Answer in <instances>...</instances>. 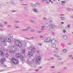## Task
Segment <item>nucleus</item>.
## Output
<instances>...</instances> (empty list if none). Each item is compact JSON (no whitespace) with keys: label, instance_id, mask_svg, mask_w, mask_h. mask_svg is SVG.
<instances>
[{"label":"nucleus","instance_id":"37","mask_svg":"<svg viewBox=\"0 0 73 73\" xmlns=\"http://www.w3.org/2000/svg\"><path fill=\"white\" fill-rule=\"evenodd\" d=\"M54 52H57V50H54Z\"/></svg>","mask_w":73,"mask_h":73},{"label":"nucleus","instance_id":"10","mask_svg":"<svg viewBox=\"0 0 73 73\" xmlns=\"http://www.w3.org/2000/svg\"><path fill=\"white\" fill-rule=\"evenodd\" d=\"M19 63V60L17 59H16L14 61V62L13 63V64H15V65H16V64H17Z\"/></svg>","mask_w":73,"mask_h":73},{"label":"nucleus","instance_id":"4","mask_svg":"<svg viewBox=\"0 0 73 73\" xmlns=\"http://www.w3.org/2000/svg\"><path fill=\"white\" fill-rule=\"evenodd\" d=\"M14 43L17 46L19 47H21L22 46V44L21 42L19 40H15L14 42Z\"/></svg>","mask_w":73,"mask_h":73},{"label":"nucleus","instance_id":"7","mask_svg":"<svg viewBox=\"0 0 73 73\" xmlns=\"http://www.w3.org/2000/svg\"><path fill=\"white\" fill-rule=\"evenodd\" d=\"M30 50H31L32 52L33 53H35L36 52V48L34 47H31Z\"/></svg>","mask_w":73,"mask_h":73},{"label":"nucleus","instance_id":"6","mask_svg":"<svg viewBox=\"0 0 73 73\" xmlns=\"http://www.w3.org/2000/svg\"><path fill=\"white\" fill-rule=\"evenodd\" d=\"M45 42H51L52 41V40H51V38L50 37L46 38H45V40L44 41Z\"/></svg>","mask_w":73,"mask_h":73},{"label":"nucleus","instance_id":"62","mask_svg":"<svg viewBox=\"0 0 73 73\" xmlns=\"http://www.w3.org/2000/svg\"><path fill=\"white\" fill-rule=\"evenodd\" d=\"M47 3H49V2H47Z\"/></svg>","mask_w":73,"mask_h":73},{"label":"nucleus","instance_id":"8","mask_svg":"<svg viewBox=\"0 0 73 73\" xmlns=\"http://www.w3.org/2000/svg\"><path fill=\"white\" fill-rule=\"evenodd\" d=\"M5 61V58H2L1 60V63L3 64Z\"/></svg>","mask_w":73,"mask_h":73},{"label":"nucleus","instance_id":"56","mask_svg":"<svg viewBox=\"0 0 73 73\" xmlns=\"http://www.w3.org/2000/svg\"><path fill=\"white\" fill-rule=\"evenodd\" d=\"M4 66H5V67H6V66H6V65H5Z\"/></svg>","mask_w":73,"mask_h":73},{"label":"nucleus","instance_id":"40","mask_svg":"<svg viewBox=\"0 0 73 73\" xmlns=\"http://www.w3.org/2000/svg\"><path fill=\"white\" fill-rule=\"evenodd\" d=\"M41 32H42V31H38V33H41Z\"/></svg>","mask_w":73,"mask_h":73},{"label":"nucleus","instance_id":"9","mask_svg":"<svg viewBox=\"0 0 73 73\" xmlns=\"http://www.w3.org/2000/svg\"><path fill=\"white\" fill-rule=\"evenodd\" d=\"M0 54L2 57L4 56L5 54L3 51L2 50H0Z\"/></svg>","mask_w":73,"mask_h":73},{"label":"nucleus","instance_id":"57","mask_svg":"<svg viewBox=\"0 0 73 73\" xmlns=\"http://www.w3.org/2000/svg\"><path fill=\"white\" fill-rule=\"evenodd\" d=\"M18 23V21H17V23Z\"/></svg>","mask_w":73,"mask_h":73},{"label":"nucleus","instance_id":"15","mask_svg":"<svg viewBox=\"0 0 73 73\" xmlns=\"http://www.w3.org/2000/svg\"><path fill=\"white\" fill-rule=\"evenodd\" d=\"M29 65H32V61L29 62Z\"/></svg>","mask_w":73,"mask_h":73},{"label":"nucleus","instance_id":"29","mask_svg":"<svg viewBox=\"0 0 73 73\" xmlns=\"http://www.w3.org/2000/svg\"><path fill=\"white\" fill-rule=\"evenodd\" d=\"M37 53H40V51L39 50L37 51Z\"/></svg>","mask_w":73,"mask_h":73},{"label":"nucleus","instance_id":"36","mask_svg":"<svg viewBox=\"0 0 73 73\" xmlns=\"http://www.w3.org/2000/svg\"><path fill=\"white\" fill-rule=\"evenodd\" d=\"M48 1H49V2H51V3H52V1L51 0H48Z\"/></svg>","mask_w":73,"mask_h":73},{"label":"nucleus","instance_id":"64","mask_svg":"<svg viewBox=\"0 0 73 73\" xmlns=\"http://www.w3.org/2000/svg\"><path fill=\"white\" fill-rule=\"evenodd\" d=\"M72 33L73 34V32H72Z\"/></svg>","mask_w":73,"mask_h":73},{"label":"nucleus","instance_id":"22","mask_svg":"<svg viewBox=\"0 0 73 73\" xmlns=\"http://www.w3.org/2000/svg\"><path fill=\"white\" fill-rule=\"evenodd\" d=\"M67 51V50H66V49H64L63 50V52L64 53H66Z\"/></svg>","mask_w":73,"mask_h":73},{"label":"nucleus","instance_id":"45","mask_svg":"<svg viewBox=\"0 0 73 73\" xmlns=\"http://www.w3.org/2000/svg\"><path fill=\"white\" fill-rule=\"evenodd\" d=\"M38 70H35V71H36V72H37V71H38Z\"/></svg>","mask_w":73,"mask_h":73},{"label":"nucleus","instance_id":"61","mask_svg":"<svg viewBox=\"0 0 73 73\" xmlns=\"http://www.w3.org/2000/svg\"><path fill=\"white\" fill-rule=\"evenodd\" d=\"M66 68H64V69H66Z\"/></svg>","mask_w":73,"mask_h":73},{"label":"nucleus","instance_id":"32","mask_svg":"<svg viewBox=\"0 0 73 73\" xmlns=\"http://www.w3.org/2000/svg\"><path fill=\"white\" fill-rule=\"evenodd\" d=\"M38 44L39 45H40V46H41L42 45V44H41V43H38Z\"/></svg>","mask_w":73,"mask_h":73},{"label":"nucleus","instance_id":"47","mask_svg":"<svg viewBox=\"0 0 73 73\" xmlns=\"http://www.w3.org/2000/svg\"><path fill=\"white\" fill-rule=\"evenodd\" d=\"M61 23V24H64V22H62Z\"/></svg>","mask_w":73,"mask_h":73},{"label":"nucleus","instance_id":"12","mask_svg":"<svg viewBox=\"0 0 73 73\" xmlns=\"http://www.w3.org/2000/svg\"><path fill=\"white\" fill-rule=\"evenodd\" d=\"M16 58H12L11 60V62H12L13 63L16 60Z\"/></svg>","mask_w":73,"mask_h":73},{"label":"nucleus","instance_id":"2","mask_svg":"<svg viewBox=\"0 0 73 73\" xmlns=\"http://www.w3.org/2000/svg\"><path fill=\"white\" fill-rule=\"evenodd\" d=\"M15 46H16L15 45H11V46L9 47V48H10L9 52L10 53L15 54V51L13 50V48H14L15 47Z\"/></svg>","mask_w":73,"mask_h":73},{"label":"nucleus","instance_id":"19","mask_svg":"<svg viewBox=\"0 0 73 73\" xmlns=\"http://www.w3.org/2000/svg\"><path fill=\"white\" fill-rule=\"evenodd\" d=\"M34 12H38V11H37V9H34Z\"/></svg>","mask_w":73,"mask_h":73},{"label":"nucleus","instance_id":"50","mask_svg":"<svg viewBox=\"0 0 73 73\" xmlns=\"http://www.w3.org/2000/svg\"><path fill=\"white\" fill-rule=\"evenodd\" d=\"M44 19L45 20H46V18H44Z\"/></svg>","mask_w":73,"mask_h":73},{"label":"nucleus","instance_id":"42","mask_svg":"<svg viewBox=\"0 0 73 73\" xmlns=\"http://www.w3.org/2000/svg\"><path fill=\"white\" fill-rule=\"evenodd\" d=\"M4 23H5V24H7V22H4Z\"/></svg>","mask_w":73,"mask_h":73},{"label":"nucleus","instance_id":"25","mask_svg":"<svg viewBox=\"0 0 73 73\" xmlns=\"http://www.w3.org/2000/svg\"><path fill=\"white\" fill-rule=\"evenodd\" d=\"M9 36L11 37H13V35L12 34H9Z\"/></svg>","mask_w":73,"mask_h":73},{"label":"nucleus","instance_id":"14","mask_svg":"<svg viewBox=\"0 0 73 73\" xmlns=\"http://www.w3.org/2000/svg\"><path fill=\"white\" fill-rule=\"evenodd\" d=\"M50 28H52V29H53V28H54V25H51L50 26Z\"/></svg>","mask_w":73,"mask_h":73},{"label":"nucleus","instance_id":"55","mask_svg":"<svg viewBox=\"0 0 73 73\" xmlns=\"http://www.w3.org/2000/svg\"><path fill=\"white\" fill-rule=\"evenodd\" d=\"M38 5H39V3H37Z\"/></svg>","mask_w":73,"mask_h":73},{"label":"nucleus","instance_id":"18","mask_svg":"<svg viewBox=\"0 0 73 73\" xmlns=\"http://www.w3.org/2000/svg\"><path fill=\"white\" fill-rule=\"evenodd\" d=\"M58 58L60 61H61V60H62V59L59 56H58Z\"/></svg>","mask_w":73,"mask_h":73},{"label":"nucleus","instance_id":"35","mask_svg":"<svg viewBox=\"0 0 73 73\" xmlns=\"http://www.w3.org/2000/svg\"><path fill=\"white\" fill-rule=\"evenodd\" d=\"M50 21L52 22V18H50Z\"/></svg>","mask_w":73,"mask_h":73},{"label":"nucleus","instance_id":"41","mask_svg":"<svg viewBox=\"0 0 73 73\" xmlns=\"http://www.w3.org/2000/svg\"><path fill=\"white\" fill-rule=\"evenodd\" d=\"M68 10H69V11H71V9L70 8L68 9Z\"/></svg>","mask_w":73,"mask_h":73},{"label":"nucleus","instance_id":"3","mask_svg":"<svg viewBox=\"0 0 73 73\" xmlns=\"http://www.w3.org/2000/svg\"><path fill=\"white\" fill-rule=\"evenodd\" d=\"M15 56L17 58H19V57H20V58L21 61H24L25 60L24 56L22 55V54H21L17 53L15 55Z\"/></svg>","mask_w":73,"mask_h":73},{"label":"nucleus","instance_id":"59","mask_svg":"<svg viewBox=\"0 0 73 73\" xmlns=\"http://www.w3.org/2000/svg\"><path fill=\"white\" fill-rule=\"evenodd\" d=\"M31 38H33V37H32Z\"/></svg>","mask_w":73,"mask_h":73},{"label":"nucleus","instance_id":"17","mask_svg":"<svg viewBox=\"0 0 73 73\" xmlns=\"http://www.w3.org/2000/svg\"><path fill=\"white\" fill-rule=\"evenodd\" d=\"M61 19L62 20H65V18L63 17H61Z\"/></svg>","mask_w":73,"mask_h":73},{"label":"nucleus","instance_id":"16","mask_svg":"<svg viewBox=\"0 0 73 73\" xmlns=\"http://www.w3.org/2000/svg\"><path fill=\"white\" fill-rule=\"evenodd\" d=\"M25 50H22V52L24 54H25Z\"/></svg>","mask_w":73,"mask_h":73},{"label":"nucleus","instance_id":"27","mask_svg":"<svg viewBox=\"0 0 73 73\" xmlns=\"http://www.w3.org/2000/svg\"><path fill=\"white\" fill-rule=\"evenodd\" d=\"M61 3H66V2L63 1H61Z\"/></svg>","mask_w":73,"mask_h":73},{"label":"nucleus","instance_id":"58","mask_svg":"<svg viewBox=\"0 0 73 73\" xmlns=\"http://www.w3.org/2000/svg\"><path fill=\"white\" fill-rule=\"evenodd\" d=\"M42 27V28H44V26L43 27Z\"/></svg>","mask_w":73,"mask_h":73},{"label":"nucleus","instance_id":"13","mask_svg":"<svg viewBox=\"0 0 73 73\" xmlns=\"http://www.w3.org/2000/svg\"><path fill=\"white\" fill-rule=\"evenodd\" d=\"M51 41H52V43H53V44H54V43L56 42V39L54 38L51 40Z\"/></svg>","mask_w":73,"mask_h":73},{"label":"nucleus","instance_id":"5","mask_svg":"<svg viewBox=\"0 0 73 73\" xmlns=\"http://www.w3.org/2000/svg\"><path fill=\"white\" fill-rule=\"evenodd\" d=\"M41 59V58L40 56H38L37 57L35 61V62L37 64H38L40 62V60Z\"/></svg>","mask_w":73,"mask_h":73},{"label":"nucleus","instance_id":"1","mask_svg":"<svg viewBox=\"0 0 73 73\" xmlns=\"http://www.w3.org/2000/svg\"><path fill=\"white\" fill-rule=\"evenodd\" d=\"M6 41L7 42H12L11 39L8 36H7L5 39L4 38H2L1 39V42L3 44V46H7V42H6Z\"/></svg>","mask_w":73,"mask_h":73},{"label":"nucleus","instance_id":"33","mask_svg":"<svg viewBox=\"0 0 73 73\" xmlns=\"http://www.w3.org/2000/svg\"><path fill=\"white\" fill-rule=\"evenodd\" d=\"M31 32H35V30H31Z\"/></svg>","mask_w":73,"mask_h":73},{"label":"nucleus","instance_id":"28","mask_svg":"<svg viewBox=\"0 0 73 73\" xmlns=\"http://www.w3.org/2000/svg\"><path fill=\"white\" fill-rule=\"evenodd\" d=\"M0 26H1V27H3V25H2L0 23Z\"/></svg>","mask_w":73,"mask_h":73},{"label":"nucleus","instance_id":"24","mask_svg":"<svg viewBox=\"0 0 73 73\" xmlns=\"http://www.w3.org/2000/svg\"><path fill=\"white\" fill-rule=\"evenodd\" d=\"M64 38L65 40H66V38H67V36H64Z\"/></svg>","mask_w":73,"mask_h":73},{"label":"nucleus","instance_id":"11","mask_svg":"<svg viewBox=\"0 0 73 73\" xmlns=\"http://www.w3.org/2000/svg\"><path fill=\"white\" fill-rule=\"evenodd\" d=\"M28 54H29V56L31 57V56H32L33 55V54L31 52H28Z\"/></svg>","mask_w":73,"mask_h":73},{"label":"nucleus","instance_id":"48","mask_svg":"<svg viewBox=\"0 0 73 73\" xmlns=\"http://www.w3.org/2000/svg\"><path fill=\"white\" fill-rule=\"evenodd\" d=\"M8 27H11V26H10V25H8Z\"/></svg>","mask_w":73,"mask_h":73},{"label":"nucleus","instance_id":"38","mask_svg":"<svg viewBox=\"0 0 73 73\" xmlns=\"http://www.w3.org/2000/svg\"><path fill=\"white\" fill-rule=\"evenodd\" d=\"M63 32H64V33H65V32H66V30H64L63 31Z\"/></svg>","mask_w":73,"mask_h":73},{"label":"nucleus","instance_id":"53","mask_svg":"<svg viewBox=\"0 0 73 73\" xmlns=\"http://www.w3.org/2000/svg\"><path fill=\"white\" fill-rule=\"evenodd\" d=\"M17 28H19V27L17 26L16 27Z\"/></svg>","mask_w":73,"mask_h":73},{"label":"nucleus","instance_id":"49","mask_svg":"<svg viewBox=\"0 0 73 73\" xmlns=\"http://www.w3.org/2000/svg\"><path fill=\"white\" fill-rule=\"evenodd\" d=\"M15 12V11H12L13 12Z\"/></svg>","mask_w":73,"mask_h":73},{"label":"nucleus","instance_id":"39","mask_svg":"<svg viewBox=\"0 0 73 73\" xmlns=\"http://www.w3.org/2000/svg\"><path fill=\"white\" fill-rule=\"evenodd\" d=\"M51 68H55V66H52V67H51Z\"/></svg>","mask_w":73,"mask_h":73},{"label":"nucleus","instance_id":"44","mask_svg":"<svg viewBox=\"0 0 73 73\" xmlns=\"http://www.w3.org/2000/svg\"><path fill=\"white\" fill-rule=\"evenodd\" d=\"M41 68H42L41 67H39V69H41Z\"/></svg>","mask_w":73,"mask_h":73},{"label":"nucleus","instance_id":"60","mask_svg":"<svg viewBox=\"0 0 73 73\" xmlns=\"http://www.w3.org/2000/svg\"><path fill=\"white\" fill-rule=\"evenodd\" d=\"M71 18H73V17L72 16V17H71Z\"/></svg>","mask_w":73,"mask_h":73},{"label":"nucleus","instance_id":"21","mask_svg":"<svg viewBox=\"0 0 73 73\" xmlns=\"http://www.w3.org/2000/svg\"><path fill=\"white\" fill-rule=\"evenodd\" d=\"M32 6L33 7H36V6L35 5L33 4H31Z\"/></svg>","mask_w":73,"mask_h":73},{"label":"nucleus","instance_id":"23","mask_svg":"<svg viewBox=\"0 0 73 73\" xmlns=\"http://www.w3.org/2000/svg\"><path fill=\"white\" fill-rule=\"evenodd\" d=\"M9 54H6V57H9Z\"/></svg>","mask_w":73,"mask_h":73},{"label":"nucleus","instance_id":"63","mask_svg":"<svg viewBox=\"0 0 73 73\" xmlns=\"http://www.w3.org/2000/svg\"><path fill=\"white\" fill-rule=\"evenodd\" d=\"M72 59H73V57L72 58Z\"/></svg>","mask_w":73,"mask_h":73},{"label":"nucleus","instance_id":"51","mask_svg":"<svg viewBox=\"0 0 73 73\" xmlns=\"http://www.w3.org/2000/svg\"><path fill=\"white\" fill-rule=\"evenodd\" d=\"M72 44L71 43H69V45H71Z\"/></svg>","mask_w":73,"mask_h":73},{"label":"nucleus","instance_id":"26","mask_svg":"<svg viewBox=\"0 0 73 73\" xmlns=\"http://www.w3.org/2000/svg\"><path fill=\"white\" fill-rule=\"evenodd\" d=\"M22 31H28V29H23L22 30Z\"/></svg>","mask_w":73,"mask_h":73},{"label":"nucleus","instance_id":"31","mask_svg":"<svg viewBox=\"0 0 73 73\" xmlns=\"http://www.w3.org/2000/svg\"><path fill=\"white\" fill-rule=\"evenodd\" d=\"M25 9L26 10L27 9H28V7H26L25 8Z\"/></svg>","mask_w":73,"mask_h":73},{"label":"nucleus","instance_id":"46","mask_svg":"<svg viewBox=\"0 0 73 73\" xmlns=\"http://www.w3.org/2000/svg\"><path fill=\"white\" fill-rule=\"evenodd\" d=\"M54 56H55V57H56V56H57V55L54 54Z\"/></svg>","mask_w":73,"mask_h":73},{"label":"nucleus","instance_id":"43","mask_svg":"<svg viewBox=\"0 0 73 73\" xmlns=\"http://www.w3.org/2000/svg\"><path fill=\"white\" fill-rule=\"evenodd\" d=\"M72 55H69V57H72Z\"/></svg>","mask_w":73,"mask_h":73},{"label":"nucleus","instance_id":"20","mask_svg":"<svg viewBox=\"0 0 73 73\" xmlns=\"http://www.w3.org/2000/svg\"><path fill=\"white\" fill-rule=\"evenodd\" d=\"M52 47L54 48H55L56 47V45L55 44H53L52 45Z\"/></svg>","mask_w":73,"mask_h":73},{"label":"nucleus","instance_id":"30","mask_svg":"<svg viewBox=\"0 0 73 73\" xmlns=\"http://www.w3.org/2000/svg\"><path fill=\"white\" fill-rule=\"evenodd\" d=\"M68 28H70V25H68Z\"/></svg>","mask_w":73,"mask_h":73},{"label":"nucleus","instance_id":"34","mask_svg":"<svg viewBox=\"0 0 73 73\" xmlns=\"http://www.w3.org/2000/svg\"><path fill=\"white\" fill-rule=\"evenodd\" d=\"M40 38H43V36H40Z\"/></svg>","mask_w":73,"mask_h":73},{"label":"nucleus","instance_id":"52","mask_svg":"<svg viewBox=\"0 0 73 73\" xmlns=\"http://www.w3.org/2000/svg\"><path fill=\"white\" fill-rule=\"evenodd\" d=\"M1 4H2L0 2V5H1Z\"/></svg>","mask_w":73,"mask_h":73},{"label":"nucleus","instance_id":"54","mask_svg":"<svg viewBox=\"0 0 73 73\" xmlns=\"http://www.w3.org/2000/svg\"><path fill=\"white\" fill-rule=\"evenodd\" d=\"M34 21H32V23H34Z\"/></svg>","mask_w":73,"mask_h":73}]
</instances>
